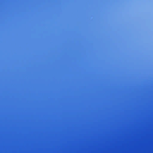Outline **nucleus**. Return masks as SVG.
Segmentation results:
<instances>
[{"label": "nucleus", "instance_id": "nucleus-1", "mask_svg": "<svg viewBox=\"0 0 153 153\" xmlns=\"http://www.w3.org/2000/svg\"><path fill=\"white\" fill-rule=\"evenodd\" d=\"M67 136L66 131H65V153H67Z\"/></svg>", "mask_w": 153, "mask_h": 153}, {"label": "nucleus", "instance_id": "nucleus-2", "mask_svg": "<svg viewBox=\"0 0 153 153\" xmlns=\"http://www.w3.org/2000/svg\"><path fill=\"white\" fill-rule=\"evenodd\" d=\"M67 97H68V92H67Z\"/></svg>", "mask_w": 153, "mask_h": 153}, {"label": "nucleus", "instance_id": "nucleus-3", "mask_svg": "<svg viewBox=\"0 0 153 153\" xmlns=\"http://www.w3.org/2000/svg\"><path fill=\"white\" fill-rule=\"evenodd\" d=\"M67 97H68V92H67Z\"/></svg>", "mask_w": 153, "mask_h": 153}, {"label": "nucleus", "instance_id": "nucleus-4", "mask_svg": "<svg viewBox=\"0 0 153 153\" xmlns=\"http://www.w3.org/2000/svg\"><path fill=\"white\" fill-rule=\"evenodd\" d=\"M67 97H68V92H67Z\"/></svg>", "mask_w": 153, "mask_h": 153}, {"label": "nucleus", "instance_id": "nucleus-5", "mask_svg": "<svg viewBox=\"0 0 153 153\" xmlns=\"http://www.w3.org/2000/svg\"><path fill=\"white\" fill-rule=\"evenodd\" d=\"M67 97H68V92H67Z\"/></svg>", "mask_w": 153, "mask_h": 153}, {"label": "nucleus", "instance_id": "nucleus-6", "mask_svg": "<svg viewBox=\"0 0 153 153\" xmlns=\"http://www.w3.org/2000/svg\"><path fill=\"white\" fill-rule=\"evenodd\" d=\"M67 97H68V92H67Z\"/></svg>", "mask_w": 153, "mask_h": 153}, {"label": "nucleus", "instance_id": "nucleus-7", "mask_svg": "<svg viewBox=\"0 0 153 153\" xmlns=\"http://www.w3.org/2000/svg\"><path fill=\"white\" fill-rule=\"evenodd\" d=\"M67 97H68V92H67Z\"/></svg>", "mask_w": 153, "mask_h": 153}, {"label": "nucleus", "instance_id": "nucleus-8", "mask_svg": "<svg viewBox=\"0 0 153 153\" xmlns=\"http://www.w3.org/2000/svg\"><path fill=\"white\" fill-rule=\"evenodd\" d=\"M67 97H68V92H67Z\"/></svg>", "mask_w": 153, "mask_h": 153}]
</instances>
